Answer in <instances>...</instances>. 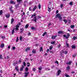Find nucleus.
Returning <instances> with one entry per match:
<instances>
[{"mask_svg": "<svg viewBox=\"0 0 77 77\" xmlns=\"http://www.w3.org/2000/svg\"><path fill=\"white\" fill-rule=\"evenodd\" d=\"M36 13H34L32 16H31V18H33V19H32L31 20L32 21H35V22L36 23V20H39V19H41V16H38L36 18Z\"/></svg>", "mask_w": 77, "mask_h": 77, "instance_id": "obj_1", "label": "nucleus"}, {"mask_svg": "<svg viewBox=\"0 0 77 77\" xmlns=\"http://www.w3.org/2000/svg\"><path fill=\"white\" fill-rule=\"evenodd\" d=\"M56 18H59V20L60 21H62V20H63V18H62V17L61 16H60V14L59 13H58L57 14L56 17H55Z\"/></svg>", "mask_w": 77, "mask_h": 77, "instance_id": "obj_2", "label": "nucleus"}, {"mask_svg": "<svg viewBox=\"0 0 77 77\" xmlns=\"http://www.w3.org/2000/svg\"><path fill=\"white\" fill-rule=\"evenodd\" d=\"M36 8H37V6L36 5L35 6L34 8L32 10L31 9V8L29 7V11H32V12H33V11H35V9H36Z\"/></svg>", "mask_w": 77, "mask_h": 77, "instance_id": "obj_3", "label": "nucleus"}, {"mask_svg": "<svg viewBox=\"0 0 77 77\" xmlns=\"http://www.w3.org/2000/svg\"><path fill=\"white\" fill-rule=\"evenodd\" d=\"M17 2L18 5H20L23 2L22 0H17Z\"/></svg>", "mask_w": 77, "mask_h": 77, "instance_id": "obj_4", "label": "nucleus"}, {"mask_svg": "<svg viewBox=\"0 0 77 77\" xmlns=\"http://www.w3.org/2000/svg\"><path fill=\"white\" fill-rule=\"evenodd\" d=\"M25 75L24 77H27V76L29 75V72L28 71H26V72H25Z\"/></svg>", "mask_w": 77, "mask_h": 77, "instance_id": "obj_5", "label": "nucleus"}, {"mask_svg": "<svg viewBox=\"0 0 77 77\" xmlns=\"http://www.w3.org/2000/svg\"><path fill=\"white\" fill-rule=\"evenodd\" d=\"M61 71L60 70H59L57 72V75H60V73L61 72Z\"/></svg>", "mask_w": 77, "mask_h": 77, "instance_id": "obj_6", "label": "nucleus"}, {"mask_svg": "<svg viewBox=\"0 0 77 77\" xmlns=\"http://www.w3.org/2000/svg\"><path fill=\"white\" fill-rule=\"evenodd\" d=\"M72 63V61H69V62H67L66 63V64L67 65H69L71 64Z\"/></svg>", "mask_w": 77, "mask_h": 77, "instance_id": "obj_7", "label": "nucleus"}, {"mask_svg": "<svg viewBox=\"0 0 77 77\" xmlns=\"http://www.w3.org/2000/svg\"><path fill=\"white\" fill-rule=\"evenodd\" d=\"M24 66L23 65H22L20 69V71H22L23 70V69H24Z\"/></svg>", "mask_w": 77, "mask_h": 77, "instance_id": "obj_8", "label": "nucleus"}, {"mask_svg": "<svg viewBox=\"0 0 77 77\" xmlns=\"http://www.w3.org/2000/svg\"><path fill=\"white\" fill-rule=\"evenodd\" d=\"M15 69H16V71L19 72V69H18V66H16L15 67Z\"/></svg>", "mask_w": 77, "mask_h": 77, "instance_id": "obj_9", "label": "nucleus"}, {"mask_svg": "<svg viewBox=\"0 0 77 77\" xmlns=\"http://www.w3.org/2000/svg\"><path fill=\"white\" fill-rule=\"evenodd\" d=\"M70 69V66H68L66 67V70L67 71H69V70Z\"/></svg>", "mask_w": 77, "mask_h": 77, "instance_id": "obj_10", "label": "nucleus"}, {"mask_svg": "<svg viewBox=\"0 0 77 77\" xmlns=\"http://www.w3.org/2000/svg\"><path fill=\"white\" fill-rule=\"evenodd\" d=\"M5 47V44L4 43H2L1 45V48H3Z\"/></svg>", "mask_w": 77, "mask_h": 77, "instance_id": "obj_11", "label": "nucleus"}, {"mask_svg": "<svg viewBox=\"0 0 77 77\" xmlns=\"http://www.w3.org/2000/svg\"><path fill=\"white\" fill-rule=\"evenodd\" d=\"M5 17L7 18H8L10 17V14H7L5 15Z\"/></svg>", "mask_w": 77, "mask_h": 77, "instance_id": "obj_12", "label": "nucleus"}, {"mask_svg": "<svg viewBox=\"0 0 77 77\" xmlns=\"http://www.w3.org/2000/svg\"><path fill=\"white\" fill-rule=\"evenodd\" d=\"M57 37V36L56 35L55 36H54V35H53L52 36L51 38L52 39H54Z\"/></svg>", "mask_w": 77, "mask_h": 77, "instance_id": "obj_13", "label": "nucleus"}, {"mask_svg": "<svg viewBox=\"0 0 77 77\" xmlns=\"http://www.w3.org/2000/svg\"><path fill=\"white\" fill-rule=\"evenodd\" d=\"M11 4H14V5L15 4V2H14L12 0L10 2Z\"/></svg>", "mask_w": 77, "mask_h": 77, "instance_id": "obj_14", "label": "nucleus"}, {"mask_svg": "<svg viewBox=\"0 0 77 77\" xmlns=\"http://www.w3.org/2000/svg\"><path fill=\"white\" fill-rule=\"evenodd\" d=\"M63 33V31H60L58 32V34H61Z\"/></svg>", "mask_w": 77, "mask_h": 77, "instance_id": "obj_15", "label": "nucleus"}, {"mask_svg": "<svg viewBox=\"0 0 77 77\" xmlns=\"http://www.w3.org/2000/svg\"><path fill=\"white\" fill-rule=\"evenodd\" d=\"M30 48H27L26 49L25 51H28V50H30Z\"/></svg>", "mask_w": 77, "mask_h": 77, "instance_id": "obj_16", "label": "nucleus"}, {"mask_svg": "<svg viewBox=\"0 0 77 77\" xmlns=\"http://www.w3.org/2000/svg\"><path fill=\"white\" fill-rule=\"evenodd\" d=\"M73 40H75V39H77V37H75V36H74L73 38Z\"/></svg>", "mask_w": 77, "mask_h": 77, "instance_id": "obj_17", "label": "nucleus"}, {"mask_svg": "<svg viewBox=\"0 0 77 77\" xmlns=\"http://www.w3.org/2000/svg\"><path fill=\"white\" fill-rule=\"evenodd\" d=\"M40 51H43V50L42 49V47H41L40 48Z\"/></svg>", "mask_w": 77, "mask_h": 77, "instance_id": "obj_18", "label": "nucleus"}, {"mask_svg": "<svg viewBox=\"0 0 77 77\" xmlns=\"http://www.w3.org/2000/svg\"><path fill=\"white\" fill-rule=\"evenodd\" d=\"M14 63L13 65H14V66H15V65H16V64H18V61H16Z\"/></svg>", "mask_w": 77, "mask_h": 77, "instance_id": "obj_19", "label": "nucleus"}, {"mask_svg": "<svg viewBox=\"0 0 77 77\" xmlns=\"http://www.w3.org/2000/svg\"><path fill=\"white\" fill-rule=\"evenodd\" d=\"M48 11H49V12H51V8H50V7H48Z\"/></svg>", "mask_w": 77, "mask_h": 77, "instance_id": "obj_20", "label": "nucleus"}, {"mask_svg": "<svg viewBox=\"0 0 77 77\" xmlns=\"http://www.w3.org/2000/svg\"><path fill=\"white\" fill-rule=\"evenodd\" d=\"M2 14H3V11L1 10L0 11V15H2Z\"/></svg>", "mask_w": 77, "mask_h": 77, "instance_id": "obj_21", "label": "nucleus"}, {"mask_svg": "<svg viewBox=\"0 0 77 77\" xmlns=\"http://www.w3.org/2000/svg\"><path fill=\"white\" fill-rule=\"evenodd\" d=\"M72 48L74 49V48H75V45H73L72 46Z\"/></svg>", "mask_w": 77, "mask_h": 77, "instance_id": "obj_22", "label": "nucleus"}, {"mask_svg": "<svg viewBox=\"0 0 77 77\" xmlns=\"http://www.w3.org/2000/svg\"><path fill=\"white\" fill-rule=\"evenodd\" d=\"M14 21V19L13 18H12L11 20V23H12Z\"/></svg>", "mask_w": 77, "mask_h": 77, "instance_id": "obj_23", "label": "nucleus"}, {"mask_svg": "<svg viewBox=\"0 0 77 77\" xmlns=\"http://www.w3.org/2000/svg\"><path fill=\"white\" fill-rule=\"evenodd\" d=\"M38 8L39 9H41V5H40V4H38Z\"/></svg>", "mask_w": 77, "mask_h": 77, "instance_id": "obj_24", "label": "nucleus"}, {"mask_svg": "<svg viewBox=\"0 0 77 77\" xmlns=\"http://www.w3.org/2000/svg\"><path fill=\"white\" fill-rule=\"evenodd\" d=\"M71 28L72 29H73L74 27V25H71L70 26Z\"/></svg>", "mask_w": 77, "mask_h": 77, "instance_id": "obj_25", "label": "nucleus"}, {"mask_svg": "<svg viewBox=\"0 0 77 77\" xmlns=\"http://www.w3.org/2000/svg\"><path fill=\"white\" fill-rule=\"evenodd\" d=\"M15 30V28H14L13 30L12 31V34H14V31Z\"/></svg>", "mask_w": 77, "mask_h": 77, "instance_id": "obj_26", "label": "nucleus"}, {"mask_svg": "<svg viewBox=\"0 0 77 77\" xmlns=\"http://www.w3.org/2000/svg\"><path fill=\"white\" fill-rule=\"evenodd\" d=\"M27 66L28 67H29V66H30V63H29L27 62Z\"/></svg>", "mask_w": 77, "mask_h": 77, "instance_id": "obj_27", "label": "nucleus"}, {"mask_svg": "<svg viewBox=\"0 0 77 77\" xmlns=\"http://www.w3.org/2000/svg\"><path fill=\"white\" fill-rule=\"evenodd\" d=\"M46 34H47V32H45L42 35L43 36H45Z\"/></svg>", "mask_w": 77, "mask_h": 77, "instance_id": "obj_28", "label": "nucleus"}, {"mask_svg": "<svg viewBox=\"0 0 77 77\" xmlns=\"http://www.w3.org/2000/svg\"><path fill=\"white\" fill-rule=\"evenodd\" d=\"M38 68L39 70L41 71V70L42 69V67H40Z\"/></svg>", "mask_w": 77, "mask_h": 77, "instance_id": "obj_29", "label": "nucleus"}, {"mask_svg": "<svg viewBox=\"0 0 77 77\" xmlns=\"http://www.w3.org/2000/svg\"><path fill=\"white\" fill-rule=\"evenodd\" d=\"M19 39H20V40L22 41V40H23V37H22L21 36L20 37Z\"/></svg>", "mask_w": 77, "mask_h": 77, "instance_id": "obj_30", "label": "nucleus"}, {"mask_svg": "<svg viewBox=\"0 0 77 77\" xmlns=\"http://www.w3.org/2000/svg\"><path fill=\"white\" fill-rule=\"evenodd\" d=\"M21 31L20 32L21 33H22V32H23V30H24V29L22 28L21 29Z\"/></svg>", "mask_w": 77, "mask_h": 77, "instance_id": "obj_31", "label": "nucleus"}, {"mask_svg": "<svg viewBox=\"0 0 77 77\" xmlns=\"http://www.w3.org/2000/svg\"><path fill=\"white\" fill-rule=\"evenodd\" d=\"M23 64L25 66H26V63H25V62H23Z\"/></svg>", "mask_w": 77, "mask_h": 77, "instance_id": "obj_32", "label": "nucleus"}, {"mask_svg": "<svg viewBox=\"0 0 77 77\" xmlns=\"http://www.w3.org/2000/svg\"><path fill=\"white\" fill-rule=\"evenodd\" d=\"M2 57H3V56H2V55L0 54V59H3Z\"/></svg>", "mask_w": 77, "mask_h": 77, "instance_id": "obj_33", "label": "nucleus"}, {"mask_svg": "<svg viewBox=\"0 0 77 77\" xmlns=\"http://www.w3.org/2000/svg\"><path fill=\"white\" fill-rule=\"evenodd\" d=\"M46 70L47 71H50V69L48 68H47L46 69Z\"/></svg>", "mask_w": 77, "mask_h": 77, "instance_id": "obj_34", "label": "nucleus"}, {"mask_svg": "<svg viewBox=\"0 0 77 77\" xmlns=\"http://www.w3.org/2000/svg\"><path fill=\"white\" fill-rule=\"evenodd\" d=\"M28 67H26L25 68V71H28Z\"/></svg>", "mask_w": 77, "mask_h": 77, "instance_id": "obj_35", "label": "nucleus"}, {"mask_svg": "<svg viewBox=\"0 0 77 77\" xmlns=\"http://www.w3.org/2000/svg\"><path fill=\"white\" fill-rule=\"evenodd\" d=\"M65 76L66 77H69V75L67 74H65Z\"/></svg>", "mask_w": 77, "mask_h": 77, "instance_id": "obj_36", "label": "nucleus"}, {"mask_svg": "<svg viewBox=\"0 0 77 77\" xmlns=\"http://www.w3.org/2000/svg\"><path fill=\"white\" fill-rule=\"evenodd\" d=\"M28 27H29V26L27 24L25 26V28H26V29H27Z\"/></svg>", "mask_w": 77, "mask_h": 77, "instance_id": "obj_37", "label": "nucleus"}, {"mask_svg": "<svg viewBox=\"0 0 77 77\" xmlns=\"http://www.w3.org/2000/svg\"><path fill=\"white\" fill-rule=\"evenodd\" d=\"M15 27H16V28H19L20 26L18 25H17L15 26Z\"/></svg>", "mask_w": 77, "mask_h": 77, "instance_id": "obj_38", "label": "nucleus"}, {"mask_svg": "<svg viewBox=\"0 0 77 77\" xmlns=\"http://www.w3.org/2000/svg\"><path fill=\"white\" fill-rule=\"evenodd\" d=\"M63 4H60V7L61 8H63Z\"/></svg>", "mask_w": 77, "mask_h": 77, "instance_id": "obj_39", "label": "nucleus"}, {"mask_svg": "<svg viewBox=\"0 0 77 77\" xmlns=\"http://www.w3.org/2000/svg\"><path fill=\"white\" fill-rule=\"evenodd\" d=\"M63 21H64V22H65V23H67V20H63Z\"/></svg>", "mask_w": 77, "mask_h": 77, "instance_id": "obj_40", "label": "nucleus"}, {"mask_svg": "<svg viewBox=\"0 0 77 77\" xmlns=\"http://www.w3.org/2000/svg\"><path fill=\"white\" fill-rule=\"evenodd\" d=\"M31 29L32 30H34V29H35V27L33 26H32V27H31Z\"/></svg>", "mask_w": 77, "mask_h": 77, "instance_id": "obj_41", "label": "nucleus"}, {"mask_svg": "<svg viewBox=\"0 0 77 77\" xmlns=\"http://www.w3.org/2000/svg\"><path fill=\"white\" fill-rule=\"evenodd\" d=\"M55 41H54V42H51V43L52 44H54V43H55Z\"/></svg>", "mask_w": 77, "mask_h": 77, "instance_id": "obj_42", "label": "nucleus"}, {"mask_svg": "<svg viewBox=\"0 0 77 77\" xmlns=\"http://www.w3.org/2000/svg\"><path fill=\"white\" fill-rule=\"evenodd\" d=\"M32 53H36V51L35 50H33L32 51Z\"/></svg>", "mask_w": 77, "mask_h": 77, "instance_id": "obj_43", "label": "nucleus"}, {"mask_svg": "<svg viewBox=\"0 0 77 77\" xmlns=\"http://www.w3.org/2000/svg\"><path fill=\"white\" fill-rule=\"evenodd\" d=\"M1 38H2V39H5V35H4Z\"/></svg>", "mask_w": 77, "mask_h": 77, "instance_id": "obj_44", "label": "nucleus"}, {"mask_svg": "<svg viewBox=\"0 0 77 77\" xmlns=\"http://www.w3.org/2000/svg\"><path fill=\"white\" fill-rule=\"evenodd\" d=\"M11 13H13L14 12V11H13L12 10H10Z\"/></svg>", "mask_w": 77, "mask_h": 77, "instance_id": "obj_45", "label": "nucleus"}, {"mask_svg": "<svg viewBox=\"0 0 77 77\" xmlns=\"http://www.w3.org/2000/svg\"><path fill=\"white\" fill-rule=\"evenodd\" d=\"M5 59H9V56H7L6 57H5Z\"/></svg>", "mask_w": 77, "mask_h": 77, "instance_id": "obj_46", "label": "nucleus"}, {"mask_svg": "<svg viewBox=\"0 0 77 77\" xmlns=\"http://www.w3.org/2000/svg\"><path fill=\"white\" fill-rule=\"evenodd\" d=\"M55 63H57V65H59V62H58V61H56L55 62Z\"/></svg>", "mask_w": 77, "mask_h": 77, "instance_id": "obj_47", "label": "nucleus"}, {"mask_svg": "<svg viewBox=\"0 0 77 77\" xmlns=\"http://www.w3.org/2000/svg\"><path fill=\"white\" fill-rule=\"evenodd\" d=\"M68 54V52L67 51H65L64 52V54Z\"/></svg>", "mask_w": 77, "mask_h": 77, "instance_id": "obj_48", "label": "nucleus"}, {"mask_svg": "<svg viewBox=\"0 0 77 77\" xmlns=\"http://www.w3.org/2000/svg\"><path fill=\"white\" fill-rule=\"evenodd\" d=\"M76 55H77V54H74L72 56L73 57H75V56H76Z\"/></svg>", "mask_w": 77, "mask_h": 77, "instance_id": "obj_49", "label": "nucleus"}, {"mask_svg": "<svg viewBox=\"0 0 77 77\" xmlns=\"http://www.w3.org/2000/svg\"><path fill=\"white\" fill-rule=\"evenodd\" d=\"M69 4L71 6L72 5V2H70L69 3Z\"/></svg>", "mask_w": 77, "mask_h": 77, "instance_id": "obj_50", "label": "nucleus"}, {"mask_svg": "<svg viewBox=\"0 0 77 77\" xmlns=\"http://www.w3.org/2000/svg\"><path fill=\"white\" fill-rule=\"evenodd\" d=\"M33 71H36V69L35 68H33L32 69Z\"/></svg>", "mask_w": 77, "mask_h": 77, "instance_id": "obj_51", "label": "nucleus"}, {"mask_svg": "<svg viewBox=\"0 0 77 77\" xmlns=\"http://www.w3.org/2000/svg\"><path fill=\"white\" fill-rule=\"evenodd\" d=\"M66 45L68 47H69V44L67 43V42H66Z\"/></svg>", "mask_w": 77, "mask_h": 77, "instance_id": "obj_52", "label": "nucleus"}, {"mask_svg": "<svg viewBox=\"0 0 77 77\" xmlns=\"http://www.w3.org/2000/svg\"><path fill=\"white\" fill-rule=\"evenodd\" d=\"M54 67H55V66H51L52 69H53L54 68Z\"/></svg>", "mask_w": 77, "mask_h": 77, "instance_id": "obj_53", "label": "nucleus"}, {"mask_svg": "<svg viewBox=\"0 0 77 77\" xmlns=\"http://www.w3.org/2000/svg\"><path fill=\"white\" fill-rule=\"evenodd\" d=\"M53 46L50 47L49 48V50H51L53 48Z\"/></svg>", "mask_w": 77, "mask_h": 77, "instance_id": "obj_54", "label": "nucleus"}, {"mask_svg": "<svg viewBox=\"0 0 77 77\" xmlns=\"http://www.w3.org/2000/svg\"><path fill=\"white\" fill-rule=\"evenodd\" d=\"M70 35H69V33H67V36H68V37H69Z\"/></svg>", "mask_w": 77, "mask_h": 77, "instance_id": "obj_55", "label": "nucleus"}, {"mask_svg": "<svg viewBox=\"0 0 77 77\" xmlns=\"http://www.w3.org/2000/svg\"><path fill=\"white\" fill-rule=\"evenodd\" d=\"M58 13H59V11L57 10V11H56L55 14H58Z\"/></svg>", "mask_w": 77, "mask_h": 77, "instance_id": "obj_56", "label": "nucleus"}, {"mask_svg": "<svg viewBox=\"0 0 77 77\" xmlns=\"http://www.w3.org/2000/svg\"><path fill=\"white\" fill-rule=\"evenodd\" d=\"M61 47V45H59L58 46V48H60V47Z\"/></svg>", "mask_w": 77, "mask_h": 77, "instance_id": "obj_57", "label": "nucleus"}, {"mask_svg": "<svg viewBox=\"0 0 77 77\" xmlns=\"http://www.w3.org/2000/svg\"><path fill=\"white\" fill-rule=\"evenodd\" d=\"M12 7H11V8H9V9L10 10V11H11V10H12Z\"/></svg>", "mask_w": 77, "mask_h": 77, "instance_id": "obj_58", "label": "nucleus"}, {"mask_svg": "<svg viewBox=\"0 0 77 77\" xmlns=\"http://www.w3.org/2000/svg\"><path fill=\"white\" fill-rule=\"evenodd\" d=\"M15 29H16V30H19V29L18 28H15Z\"/></svg>", "mask_w": 77, "mask_h": 77, "instance_id": "obj_59", "label": "nucleus"}, {"mask_svg": "<svg viewBox=\"0 0 77 77\" xmlns=\"http://www.w3.org/2000/svg\"><path fill=\"white\" fill-rule=\"evenodd\" d=\"M29 5H32V2H30L29 3Z\"/></svg>", "mask_w": 77, "mask_h": 77, "instance_id": "obj_60", "label": "nucleus"}, {"mask_svg": "<svg viewBox=\"0 0 77 77\" xmlns=\"http://www.w3.org/2000/svg\"><path fill=\"white\" fill-rule=\"evenodd\" d=\"M31 35V33L30 32H29L28 33V36H30V35Z\"/></svg>", "mask_w": 77, "mask_h": 77, "instance_id": "obj_61", "label": "nucleus"}, {"mask_svg": "<svg viewBox=\"0 0 77 77\" xmlns=\"http://www.w3.org/2000/svg\"><path fill=\"white\" fill-rule=\"evenodd\" d=\"M5 28H7L8 27V26L7 25L4 26Z\"/></svg>", "mask_w": 77, "mask_h": 77, "instance_id": "obj_62", "label": "nucleus"}, {"mask_svg": "<svg viewBox=\"0 0 77 77\" xmlns=\"http://www.w3.org/2000/svg\"><path fill=\"white\" fill-rule=\"evenodd\" d=\"M13 50H15V47H13Z\"/></svg>", "mask_w": 77, "mask_h": 77, "instance_id": "obj_63", "label": "nucleus"}, {"mask_svg": "<svg viewBox=\"0 0 77 77\" xmlns=\"http://www.w3.org/2000/svg\"><path fill=\"white\" fill-rule=\"evenodd\" d=\"M19 64H20L21 63V60H20L19 61Z\"/></svg>", "mask_w": 77, "mask_h": 77, "instance_id": "obj_64", "label": "nucleus"}]
</instances>
